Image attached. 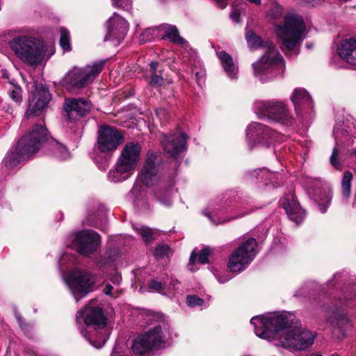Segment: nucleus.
I'll return each mask as SVG.
<instances>
[{
  "label": "nucleus",
  "mask_w": 356,
  "mask_h": 356,
  "mask_svg": "<svg viewBox=\"0 0 356 356\" xmlns=\"http://www.w3.org/2000/svg\"><path fill=\"white\" fill-rule=\"evenodd\" d=\"M295 316L286 314H268L252 318L256 335L269 341H277V346L294 350H305L311 346L315 334L302 329Z\"/></svg>",
  "instance_id": "1"
},
{
  "label": "nucleus",
  "mask_w": 356,
  "mask_h": 356,
  "mask_svg": "<svg viewBox=\"0 0 356 356\" xmlns=\"http://www.w3.org/2000/svg\"><path fill=\"white\" fill-rule=\"evenodd\" d=\"M8 45L19 59L29 65H38L45 54L42 42L29 35L15 36L8 42Z\"/></svg>",
  "instance_id": "2"
},
{
  "label": "nucleus",
  "mask_w": 356,
  "mask_h": 356,
  "mask_svg": "<svg viewBox=\"0 0 356 356\" xmlns=\"http://www.w3.org/2000/svg\"><path fill=\"white\" fill-rule=\"evenodd\" d=\"M141 149L138 143H127L116 162L115 168L108 172V179L113 182H120L128 179L138 165Z\"/></svg>",
  "instance_id": "3"
},
{
  "label": "nucleus",
  "mask_w": 356,
  "mask_h": 356,
  "mask_svg": "<svg viewBox=\"0 0 356 356\" xmlns=\"http://www.w3.org/2000/svg\"><path fill=\"white\" fill-rule=\"evenodd\" d=\"M157 318L160 320L157 325L134 340L131 346L134 355L144 356L152 348L159 347L165 342L166 336L169 334V325L163 315L158 314Z\"/></svg>",
  "instance_id": "4"
},
{
  "label": "nucleus",
  "mask_w": 356,
  "mask_h": 356,
  "mask_svg": "<svg viewBox=\"0 0 356 356\" xmlns=\"http://www.w3.org/2000/svg\"><path fill=\"white\" fill-rule=\"evenodd\" d=\"M104 64V60H100L83 67H73L63 78V86L71 92L85 88L101 72Z\"/></svg>",
  "instance_id": "5"
},
{
  "label": "nucleus",
  "mask_w": 356,
  "mask_h": 356,
  "mask_svg": "<svg viewBox=\"0 0 356 356\" xmlns=\"http://www.w3.org/2000/svg\"><path fill=\"white\" fill-rule=\"evenodd\" d=\"M264 49V55L253 64L255 74H267L270 78L282 76L285 69L282 56L272 42H267Z\"/></svg>",
  "instance_id": "6"
},
{
  "label": "nucleus",
  "mask_w": 356,
  "mask_h": 356,
  "mask_svg": "<svg viewBox=\"0 0 356 356\" xmlns=\"http://www.w3.org/2000/svg\"><path fill=\"white\" fill-rule=\"evenodd\" d=\"M305 26L303 19L300 16H287L282 26L277 28V33L282 42V51H292L295 46L300 42L301 35Z\"/></svg>",
  "instance_id": "7"
},
{
  "label": "nucleus",
  "mask_w": 356,
  "mask_h": 356,
  "mask_svg": "<svg viewBox=\"0 0 356 356\" xmlns=\"http://www.w3.org/2000/svg\"><path fill=\"white\" fill-rule=\"evenodd\" d=\"M65 282L78 302L91 291L95 277L88 271L76 268L69 273Z\"/></svg>",
  "instance_id": "8"
},
{
  "label": "nucleus",
  "mask_w": 356,
  "mask_h": 356,
  "mask_svg": "<svg viewBox=\"0 0 356 356\" xmlns=\"http://www.w3.org/2000/svg\"><path fill=\"white\" fill-rule=\"evenodd\" d=\"M257 243L253 238H248L229 257L227 267L231 272L239 273L253 260L256 255Z\"/></svg>",
  "instance_id": "9"
},
{
  "label": "nucleus",
  "mask_w": 356,
  "mask_h": 356,
  "mask_svg": "<svg viewBox=\"0 0 356 356\" xmlns=\"http://www.w3.org/2000/svg\"><path fill=\"white\" fill-rule=\"evenodd\" d=\"M33 139L31 137H22L17 143L16 147H13L6 155L3 162L8 168H13L19 164L22 161H26L34 153L37 152L38 141L36 143L28 145V142Z\"/></svg>",
  "instance_id": "10"
},
{
  "label": "nucleus",
  "mask_w": 356,
  "mask_h": 356,
  "mask_svg": "<svg viewBox=\"0 0 356 356\" xmlns=\"http://www.w3.org/2000/svg\"><path fill=\"white\" fill-rule=\"evenodd\" d=\"M76 319L77 323L82 320L87 327H92L95 330L103 329L107 321L102 307L95 300H91L83 311L77 312Z\"/></svg>",
  "instance_id": "11"
},
{
  "label": "nucleus",
  "mask_w": 356,
  "mask_h": 356,
  "mask_svg": "<svg viewBox=\"0 0 356 356\" xmlns=\"http://www.w3.org/2000/svg\"><path fill=\"white\" fill-rule=\"evenodd\" d=\"M254 108L259 115L267 116L282 124L290 123L291 116L287 108L282 102H258L255 103Z\"/></svg>",
  "instance_id": "12"
},
{
  "label": "nucleus",
  "mask_w": 356,
  "mask_h": 356,
  "mask_svg": "<svg viewBox=\"0 0 356 356\" xmlns=\"http://www.w3.org/2000/svg\"><path fill=\"white\" fill-rule=\"evenodd\" d=\"M101 237L95 231L89 229L78 232L74 238L73 245L81 255L88 257L99 248Z\"/></svg>",
  "instance_id": "13"
},
{
  "label": "nucleus",
  "mask_w": 356,
  "mask_h": 356,
  "mask_svg": "<svg viewBox=\"0 0 356 356\" xmlns=\"http://www.w3.org/2000/svg\"><path fill=\"white\" fill-rule=\"evenodd\" d=\"M123 141V135L118 129L108 125L98 130L97 149L103 153L115 151Z\"/></svg>",
  "instance_id": "14"
},
{
  "label": "nucleus",
  "mask_w": 356,
  "mask_h": 356,
  "mask_svg": "<svg viewBox=\"0 0 356 356\" xmlns=\"http://www.w3.org/2000/svg\"><path fill=\"white\" fill-rule=\"evenodd\" d=\"M106 26L104 41H112L114 45L120 44L126 36L129 29L127 22L116 13L108 19Z\"/></svg>",
  "instance_id": "15"
},
{
  "label": "nucleus",
  "mask_w": 356,
  "mask_h": 356,
  "mask_svg": "<svg viewBox=\"0 0 356 356\" xmlns=\"http://www.w3.org/2000/svg\"><path fill=\"white\" fill-rule=\"evenodd\" d=\"M35 88L33 95L29 99V108L26 112L27 118L39 115L51 100V95L48 88L42 83H35Z\"/></svg>",
  "instance_id": "16"
},
{
  "label": "nucleus",
  "mask_w": 356,
  "mask_h": 356,
  "mask_svg": "<svg viewBox=\"0 0 356 356\" xmlns=\"http://www.w3.org/2000/svg\"><path fill=\"white\" fill-rule=\"evenodd\" d=\"M160 158L152 152L147 154L146 160L138 174V178L146 186H153L158 179Z\"/></svg>",
  "instance_id": "17"
},
{
  "label": "nucleus",
  "mask_w": 356,
  "mask_h": 356,
  "mask_svg": "<svg viewBox=\"0 0 356 356\" xmlns=\"http://www.w3.org/2000/svg\"><path fill=\"white\" fill-rule=\"evenodd\" d=\"M188 136L184 133H175L171 135H163L161 140L165 153L170 157H176L186 149Z\"/></svg>",
  "instance_id": "18"
},
{
  "label": "nucleus",
  "mask_w": 356,
  "mask_h": 356,
  "mask_svg": "<svg viewBox=\"0 0 356 356\" xmlns=\"http://www.w3.org/2000/svg\"><path fill=\"white\" fill-rule=\"evenodd\" d=\"M90 108V104L83 98H69L65 100L64 110L71 121H76L86 115Z\"/></svg>",
  "instance_id": "19"
},
{
  "label": "nucleus",
  "mask_w": 356,
  "mask_h": 356,
  "mask_svg": "<svg viewBox=\"0 0 356 356\" xmlns=\"http://www.w3.org/2000/svg\"><path fill=\"white\" fill-rule=\"evenodd\" d=\"M337 54L343 61L356 66V36L341 40L338 44Z\"/></svg>",
  "instance_id": "20"
},
{
  "label": "nucleus",
  "mask_w": 356,
  "mask_h": 356,
  "mask_svg": "<svg viewBox=\"0 0 356 356\" xmlns=\"http://www.w3.org/2000/svg\"><path fill=\"white\" fill-rule=\"evenodd\" d=\"M281 204L291 220L296 224H299L303 220L305 212L300 208L293 194L286 195L282 200Z\"/></svg>",
  "instance_id": "21"
},
{
  "label": "nucleus",
  "mask_w": 356,
  "mask_h": 356,
  "mask_svg": "<svg viewBox=\"0 0 356 356\" xmlns=\"http://www.w3.org/2000/svg\"><path fill=\"white\" fill-rule=\"evenodd\" d=\"M276 134L268 127L254 122L250 124L247 129V137L248 140L256 139L259 143L264 140H273Z\"/></svg>",
  "instance_id": "22"
},
{
  "label": "nucleus",
  "mask_w": 356,
  "mask_h": 356,
  "mask_svg": "<svg viewBox=\"0 0 356 356\" xmlns=\"http://www.w3.org/2000/svg\"><path fill=\"white\" fill-rule=\"evenodd\" d=\"M330 325L335 332H339L341 335H345L350 327V321L347 315L341 311L334 312L329 318Z\"/></svg>",
  "instance_id": "23"
},
{
  "label": "nucleus",
  "mask_w": 356,
  "mask_h": 356,
  "mask_svg": "<svg viewBox=\"0 0 356 356\" xmlns=\"http://www.w3.org/2000/svg\"><path fill=\"white\" fill-rule=\"evenodd\" d=\"M23 137L33 138V139L28 142V145L26 147L31 146L33 143H36L38 141V147L37 148L38 152L40 149L42 144L47 140V130L43 124V121L35 124L32 127L31 130Z\"/></svg>",
  "instance_id": "24"
},
{
  "label": "nucleus",
  "mask_w": 356,
  "mask_h": 356,
  "mask_svg": "<svg viewBox=\"0 0 356 356\" xmlns=\"http://www.w3.org/2000/svg\"><path fill=\"white\" fill-rule=\"evenodd\" d=\"M217 55L227 74L231 79L236 78L238 68L235 65L232 57L225 51L218 52Z\"/></svg>",
  "instance_id": "25"
},
{
  "label": "nucleus",
  "mask_w": 356,
  "mask_h": 356,
  "mask_svg": "<svg viewBox=\"0 0 356 356\" xmlns=\"http://www.w3.org/2000/svg\"><path fill=\"white\" fill-rule=\"evenodd\" d=\"M291 99L294 104L296 111L300 109L303 105L309 106L312 102V98L309 94L302 88H296L293 90Z\"/></svg>",
  "instance_id": "26"
},
{
  "label": "nucleus",
  "mask_w": 356,
  "mask_h": 356,
  "mask_svg": "<svg viewBox=\"0 0 356 356\" xmlns=\"http://www.w3.org/2000/svg\"><path fill=\"white\" fill-rule=\"evenodd\" d=\"M159 31L163 32V39L168 38L170 42L177 44H184L185 40L179 35V31L175 26L163 24L159 29Z\"/></svg>",
  "instance_id": "27"
},
{
  "label": "nucleus",
  "mask_w": 356,
  "mask_h": 356,
  "mask_svg": "<svg viewBox=\"0 0 356 356\" xmlns=\"http://www.w3.org/2000/svg\"><path fill=\"white\" fill-rule=\"evenodd\" d=\"M332 198V193L329 188H323L319 192H316L315 201L318 204L321 213L326 212Z\"/></svg>",
  "instance_id": "28"
},
{
  "label": "nucleus",
  "mask_w": 356,
  "mask_h": 356,
  "mask_svg": "<svg viewBox=\"0 0 356 356\" xmlns=\"http://www.w3.org/2000/svg\"><path fill=\"white\" fill-rule=\"evenodd\" d=\"M353 179V174L350 171H346L341 181V194L343 199L347 200L351 191V181Z\"/></svg>",
  "instance_id": "29"
},
{
  "label": "nucleus",
  "mask_w": 356,
  "mask_h": 356,
  "mask_svg": "<svg viewBox=\"0 0 356 356\" xmlns=\"http://www.w3.org/2000/svg\"><path fill=\"white\" fill-rule=\"evenodd\" d=\"M211 250L209 247H204L202 248L199 254L194 250L191 254L189 264H194L198 256V261L202 264L209 263V255L211 254Z\"/></svg>",
  "instance_id": "30"
},
{
  "label": "nucleus",
  "mask_w": 356,
  "mask_h": 356,
  "mask_svg": "<svg viewBox=\"0 0 356 356\" xmlns=\"http://www.w3.org/2000/svg\"><path fill=\"white\" fill-rule=\"evenodd\" d=\"M132 227L136 230V232L141 236L145 243H147L155 239L154 236V233L150 228L143 225H141L140 227L133 225Z\"/></svg>",
  "instance_id": "31"
},
{
  "label": "nucleus",
  "mask_w": 356,
  "mask_h": 356,
  "mask_svg": "<svg viewBox=\"0 0 356 356\" xmlns=\"http://www.w3.org/2000/svg\"><path fill=\"white\" fill-rule=\"evenodd\" d=\"M59 44L64 51L69 52L72 50L70 32L63 27L60 29Z\"/></svg>",
  "instance_id": "32"
},
{
  "label": "nucleus",
  "mask_w": 356,
  "mask_h": 356,
  "mask_svg": "<svg viewBox=\"0 0 356 356\" xmlns=\"http://www.w3.org/2000/svg\"><path fill=\"white\" fill-rule=\"evenodd\" d=\"M105 220V213L102 211L97 214L89 215L87 218V224L95 227L101 228Z\"/></svg>",
  "instance_id": "33"
},
{
  "label": "nucleus",
  "mask_w": 356,
  "mask_h": 356,
  "mask_svg": "<svg viewBox=\"0 0 356 356\" xmlns=\"http://www.w3.org/2000/svg\"><path fill=\"white\" fill-rule=\"evenodd\" d=\"M22 88L17 85L10 84V88H8V94L9 97L16 104H19L22 101Z\"/></svg>",
  "instance_id": "34"
},
{
  "label": "nucleus",
  "mask_w": 356,
  "mask_h": 356,
  "mask_svg": "<svg viewBox=\"0 0 356 356\" xmlns=\"http://www.w3.org/2000/svg\"><path fill=\"white\" fill-rule=\"evenodd\" d=\"M172 254V250L168 245H159L155 248L154 255L157 259H163Z\"/></svg>",
  "instance_id": "35"
},
{
  "label": "nucleus",
  "mask_w": 356,
  "mask_h": 356,
  "mask_svg": "<svg viewBox=\"0 0 356 356\" xmlns=\"http://www.w3.org/2000/svg\"><path fill=\"white\" fill-rule=\"evenodd\" d=\"M54 145L56 156L62 160H65L70 157V152L65 146L57 142H54Z\"/></svg>",
  "instance_id": "36"
},
{
  "label": "nucleus",
  "mask_w": 356,
  "mask_h": 356,
  "mask_svg": "<svg viewBox=\"0 0 356 356\" xmlns=\"http://www.w3.org/2000/svg\"><path fill=\"white\" fill-rule=\"evenodd\" d=\"M157 29H147L140 36V40L143 42L151 41L154 38Z\"/></svg>",
  "instance_id": "37"
},
{
  "label": "nucleus",
  "mask_w": 356,
  "mask_h": 356,
  "mask_svg": "<svg viewBox=\"0 0 356 356\" xmlns=\"http://www.w3.org/2000/svg\"><path fill=\"white\" fill-rule=\"evenodd\" d=\"M246 39L248 44L252 47H259L261 44V39L254 33H248L246 35Z\"/></svg>",
  "instance_id": "38"
},
{
  "label": "nucleus",
  "mask_w": 356,
  "mask_h": 356,
  "mask_svg": "<svg viewBox=\"0 0 356 356\" xmlns=\"http://www.w3.org/2000/svg\"><path fill=\"white\" fill-rule=\"evenodd\" d=\"M149 286L150 289L163 293V294H167L166 291V286L165 284H162L160 282L156 281V280H151Z\"/></svg>",
  "instance_id": "39"
},
{
  "label": "nucleus",
  "mask_w": 356,
  "mask_h": 356,
  "mask_svg": "<svg viewBox=\"0 0 356 356\" xmlns=\"http://www.w3.org/2000/svg\"><path fill=\"white\" fill-rule=\"evenodd\" d=\"M282 13V8L277 3H274L270 9L268 10V14L274 19L278 18Z\"/></svg>",
  "instance_id": "40"
},
{
  "label": "nucleus",
  "mask_w": 356,
  "mask_h": 356,
  "mask_svg": "<svg viewBox=\"0 0 356 356\" xmlns=\"http://www.w3.org/2000/svg\"><path fill=\"white\" fill-rule=\"evenodd\" d=\"M164 79L163 76L160 74H152L151 79L149 81V85L153 87H159L163 84Z\"/></svg>",
  "instance_id": "41"
},
{
  "label": "nucleus",
  "mask_w": 356,
  "mask_h": 356,
  "mask_svg": "<svg viewBox=\"0 0 356 356\" xmlns=\"http://www.w3.org/2000/svg\"><path fill=\"white\" fill-rule=\"evenodd\" d=\"M257 177L261 180L266 181H271L275 176V174L272 172H270L267 170H259V172L257 173Z\"/></svg>",
  "instance_id": "42"
},
{
  "label": "nucleus",
  "mask_w": 356,
  "mask_h": 356,
  "mask_svg": "<svg viewBox=\"0 0 356 356\" xmlns=\"http://www.w3.org/2000/svg\"><path fill=\"white\" fill-rule=\"evenodd\" d=\"M339 155V150L337 148L334 147L332 150V154L330 158V163L332 166H334L336 169L339 170L341 167V163L337 159V156Z\"/></svg>",
  "instance_id": "43"
},
{
  "label": "nucleus",
  "mask_w": 356,
  "mask_h": 356,
  "mask_svg": "<svg viewBox=\"0 0 356 356\" xmlns=\"http://www.w3.org/2000/svg\"><path fill=\"white\" fill-rule=\"evenodd\" d=\"M187 303L190 307L200 306L204 303V300L196 296H188L187 297Z\"/></svg>",
  "instance_id": "44"
},
{
  "label": "nucleus",
  "mask_w": 356,
  "mask_h": 356,
  "mask_svg": "<svg viewBox=\"0 0 356 356\" xmlns=\"http://www.w3.org/2000/svg\"><path fill=\"white\" fill-rule=\"evenodd\" d=\"M107 337L105 335L100 339V340H93L92 339H90V337L88 338V340L89 342L94 347L97 348H102L106 343L107 340Z\"/></svg>",
  "instance_id": "45"
},
{
  "label": "nucleus",
  "mask_w": 356,
  "mask_h": 356,
  "mask_svg": "<svg viewBox=\"0 0 356 356\" xmlns=\"http://www.w3.org/2000/svg\"><path fill=\"white\" fill-rule=\"evenodd\" d=\"M131 3V0H112V5L116 8H126Z\"/></svg>",
  "instance_id": "46"
},
{
  "label": "nucleus",
  "mask_w": 356,
  "mask_h": 356,
  "mask_svg": "<svg viewBox=\"0 0 356 356\" xmlns=\"http://www.w3.org/2000/svg\"><path fill=\"white\" fill-rule=\"evenodd\" d=\"M156 115L161 121H167L168 120V112L165 108L156 109Z\"/></svg>",
  "instance_id": "47"
},
{
  "label": "nucleus",
  "mask_w": 356,
  "mask_h": 356,
  "mask_svg": "<svg viewBox=\"0 0 356 356\" xmlns=\"http://www.w3.org/2000/svg\"><path fill=\"white\" fill-rule=\"evenodd\" d=\"M113 290H114V286L113 285H111V284L108 283L104 289V293L108 296H111L113 297L118 296L119 290L116 289V290H115L114 293H112Z\"/></svg>",
  "instance_id": "48"
},
{
  "label": "nucleus",
  "mask_w": 356,
  "mask_h": 356,
  "mask_svg": "<svg viewBox=\"0 0 356 356\" xmlns=\"http://www.w3.org/2000/svg\"><path fill=\"white\" fill-rule=\"evenodd\" d=\"M121 280H122L121 275L118 273H112L110 275L109 280L113 284H114L115 286H118L120 284Z\"/></svg>",
  "instance_id": "49"
},
{
  "label": "nucleus",
  "mask_w": 356,
  "mask_h": 356,
  "mask_svg": "<svg viewBox=\"0 0 356 356\" xmlns=\"http://www.w3.org/2000/svg\"><path fill=\"white\" fill-rule=\"evenodd\" d=\"M179 284V283L177 280L171 279L168 286V291H166L167 293H172L177 289Z\"/></svg>",
  "instance_id": "50"
},
{
  "label": "nucleus",
  "mask_w": 356,
  "mask_h": 356,
  "mask_svg": "<svg viewBox=\"0 0 356 356\" xmlns=\"http://www.w3.org/2000/svg\"><path fill=\"white\" fill-rule=\"evenodd\" d=\"M159 67V63L157 62H151L149 64V70L152 74H156L157 69Z\"/></svg>",
  "instance_id": "51"
},
{
  "label": "nucleus",
  "mask_w": 356,
  "mask_h": 356,
  "mask_svg": "<svg viewBox=\"0 0 356 356\" xmlns=\"http://www.w3.org/2000/svg\"><path fill=\"white\" fill-rule=\"evenodd\" d=\"M216 1L217 2L218 6L220 8L223 9V8H226V6H227V3L226 0H216Z\"/></svg>",
  "instance_id": "52"
},
{
  "label": "nucleus",
  "mask_w": 356,
  "mask_h": 356,
  "mask_svg": "<svg viewBox=\"0 0 356 356\" xmlns=\"http://www.w3.org/2000/svg\"><path fill=\"white\" fill-rule=\"evenodd\" d=\"M303 3L312 5V6H315L316 3L319 2L320 0H302Z\"/></svg>",
  "instance_id": "53"
},
{
  "label": "nucleus",
  "mask_w": 356,
  "mask_h": 356,
  "mask_svg": "<svg viewBox=\"0 0 356 356\" xmlns=\"http://www.w3.org/2000/svg\"><path fill=\"white\" fill-rule=\"evenodd\" d=\"M230 17L232 19V20L238 22V20H239V15L237 12H232L230 15Z\"/></svg>",
  "instance_id": "54"
},
{
  "label": "nucleus",
  "mask_w": 356,
  "mask_h": 356,
  "mask_svg": "<svg viewBox=\"0 0 356 356\" xmlns=\"http://www.w3.org/2000/svg\"><path fill=\"white\" fill-rule=\"evenodd\" d=\"M159 201L161 203H163L164 205H165V206H170L172 204V200L170 198H168V199H166L165 200H163L160 199Z\"/></svg>",
  "instance_id": "55"
},
{
  "label": "nucleus",
  "mask_w": 356,
  "mask_h": 356,
  "mask_svg": "<svg viewBox=\"0 0 356 356\" xmlns=\"http://www.w3.org/2000/svg\"><path fill=\"white\" fill-rule=\"evenodd\" d=\"M229 278H226L225 280H221L220 278H218V281L220 283H225V282H227V280H229Z\"/></svg>",
  "instance_id": "56"
},
{
  "label": "nucleus",
  "mask_w": 356,
  "mask_h": 356,
  "mask_svg": "<svg viewBox=\"0 0 356 356\" xmlns=\"http://www.w3.org/2000/svg\"><path fill=\"white\" fill-rule=\"evenodd\" d=\"M81 333L85 338H88L86 333H85L83 330L81 331Z\"/></svg>",
  "instance_id": "57"
},
{
  "label": "nucleus",
  "mask_w": 356,
  "mask_h": 356,
  "mask_svg": "<svg viewBox=\"0 0 356 356\" xmlns=\"http://www.w3.org/2000/svg\"><path fill=\"white\" fill-rule=\"evenodd\" d=\"M17 319H18L19 323H20L22 321V318L20 316H17Z\"/></svg>",
  "instance_id": "58"
},
{
  "label": "nucleus",
  "mask_w": 356,
  "mask_h": 356,
  "mask_svg": "<svg viewBox=\"0 0 356 356\" xmlns=\"http://www.w3.org/2000/svg\"><path fill=\"white\" fill-rule=\"evenodd\" d=\"M307 48H311L312 47V44H307Z\"/></svg>",
  "instance_id": "59"
},
{
  "label": "nucleus",
  "mask_w": 356,
  "mask_h": 356,
  "mask_svg": "<svg viewBox=\"0 0 356 356\" xmlns=\"http://www.w3.org/2000/svg\"><path fill=\"white\" fill-rule=\"evenodd\" d=\"M207 216H208V218H209L212 220V219L211 218V216L208 213H207Z\"/></svg>",
  "instance_id": "60"
},
{
  "label": "nucleus",
  "mask_w": 356,
  "mask_h": 356,
  "mask_svg": "<svg viewBox=\"0 0 356 356\" xmlns=\"http://www.w3.org/2000/svg\"><path fill=\"white\" fill-rule=\"evenodd\" d=\"M316 356H322L321 355H316Z\"/></svg>",
  "instance_id": "61"
}]
</instances>
